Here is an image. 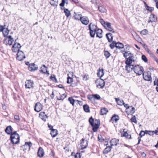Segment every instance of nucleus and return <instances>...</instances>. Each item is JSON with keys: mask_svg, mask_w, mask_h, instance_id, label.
I'll return each mask as SVG.
<instances>
[{"mask_svg": "<svg viewBox=\"0 0 158 158\" xmlns=\"http://www.w3.org/2000/svg\"><path fill=\"white\" fill-rule=\"evenodd\" d=\"M123 56L126 58L125 61L126 65L132 64V62L135 61L133 54L130 52H126L123 53Z\"/></svg>", "mask_w": 158, "mask_h": 158, "instance_id": "nucleus-1", "label": "nucleus"}, {"mask_svg": "<svg viewBox=\"0 0 158 158\" xmlns=\"http://www.w3.org/2000/svg\"><path fill=\"white\" fill-rule=\"evenodd\" d=\"M89 122L91 126L93 127V130L94 131L96 132L98 128L100 125L99 120L95 119L94 120L92 117L89 119Z\"/></svg>", "mask_w": 158, "mask_h": 158, "instance_id": "nucleus-2", "label": "nucleus"}, {"mask_svg": "<svg viewBox=\"0 0 158 158\" xmlns=\"http://www.w3.org/2000/svg\"><path fill=\"white\" fill-rule=\"evenodd\" d=\"M11 142L13 143H18L19 140V136L16 131L12 133L10 135Z\"/></svg>", "mask_w": 158, "mask_h": 158, "instance_id": "nucleus-3", "label": "nucleus"}, {"mask_svg": "<svg viewBox=\"0 0 158 158\" xmlns=\"http://www.w3.org/2000/svg\"><path fill=\"white\" fill-rule=\"evenodd\" d=\"M143 68L142 66L138 65L135 66L134 71L138 75L142 74L143 73Z\"/></svg>", "mask_w": 158, "mask_h": 158, "instance_id": "nucleus-4", "label": "nucleus"}, {"mask_svg": "<svg viewBox=\"0 0 158 158\" xmlns=\"http://www.w3.org/2000/svg\"><path fill=\"white\" fill-rule=\"evenodd\" d=\"M95 83L98 88H102L105 86V82L103 79L99 78L96 80Z\"/></svg>", "mask_w": 158, "mask_h": 158, "instance_id": "nucleus-5", "label": "nucleus"}, {"mask_svg": "<svg viewBox=\"0 0 158 158\" xmlns=\"http://www.w3.org/2000/svg\"><path fill=\"white\" fill-rule=\"evenodd\" d=\"M13 41V39L12 38L10 35L7 37L3 40L4 43L6 45L8 44L9 45H11Z\"/></svg>", "mask_w": 158, "mask_h": 158, "instance_id": "nucleus-6", "label": "nucleus"}, {"mask_svg": "<svg viewBox=\"0 0 158 158\" xmlns=\"http://www.w3.org/2000/svg\"><path fill=\"white\" fill-rule=\"evenodd\" d=\"M21 46L20 44L19 43H15L12 46V51L13 52H16L20 51V49Z\"/></svg>", "mask_w": 158, "mask_h": 158, "instance_id": "nucleus-7", "label": "nucleus"}, {"mask_svg": "<svg viewBox=\"0 0 158 158\" xmlns=\"http://www.w3.org/2000/svg\"><path fill=\"white\" fill-rule=\"evenodd\" d=\"M151 73L150 72H144L143 73V79L146 81H150L152 79Z\"/></svg>", "mask_w": 158, "mask_h": 158, "instance_id": "nucleus-8", "label": "nucleus"}, {"mask_svg": "<svg viewBox=\"0 0 158 158\" xmlns=\"http://www.w3.org/2000/svg\"><path fill=\"white\" fill-rule=\"evenodd\" d=\"M17 55V59L19 61L22 60L25 58L24 52L21 51H18Z\"/></svg>", "mask_w": 158, "mask_h": 158, "instance_id": "nucleus-9", "label": "nucleus"}, {"mask_svg": "<svg viewBox=\"0 0 158 158\" xmlns=\"http://www.w3.org/2000/svg\"><path fill=\"white\" fill-rule=\"evenodd\" d=\"M34 82L33 81L29 80H27L25 82V86L26 88L30 89L33 87Z\"/></svg>", "mask_w": 158, "mask_h": 158, "instance_id": "nucleus-10", "label": "nucleus"}, {"mask_svg": "<svg viewBox=\"0 0 158 158\" xmlns=\"http://www.w3.org/2000/svg\"><path fill=\"white\" fill-rule=\"evenodd\" d=\"M43 107V106L40 103L37 102L35 104L34 110L36 111L39 112L42 110Z\"/></svg>", "mask_w": 158, "mask_h": 158, "instance_id": "nucleus-11", "label": "nucleus"}, {"mask_svg": "<svg viewBox=\"0 0 158 158\" xmlns=\"http://www.w3.org/2000/svg\"><path fill=\"white\" fill-rule=\"evenodd\" d=\"M80 20L82 23L85 25H87L89 22L88 18L85 16H82V17L81 18Z\"/></svg>", "mask_w": 158, "mask_h": 158, "instance_id": "nucleus-12", "label": "nucleus"}, {"mask_svg": "<svg viewBox=\"0 0 158 158\" xmlns=\"http://www.w3.org/2000/svg\"><path fill=\"white\" fill-rule=\"evenodd\" d=\"M28 69L30 71H34L38 69V67H36L34 63H32L29 64Z\"/></svg>", "mask_w": 158, "mask_h": 158, "instance_id": "nucleus-13", "label": "nucleus"}, {"mask_svg": "<svg viewBox=\"0 0 158 158\" xmlns=\"http://www.w3.org/2000/svg\"><path fill=\"white\" fill-rule=\"evenodd\" d=\"M104 27H105L107 30L109 31H112L113 33L115 32V31L111 27V24L110 23L106 22V24L104 26Z\"/></svg>", "mask_w": 158, "mask_h": 158, "instance_id": "nucleus-14", "label": "nucleus"}, {"mask_svg": "<svg viewBox=\"0 0 158 158\" xmlns=\"http://www.w3.org/2000/svg\"><path fill=\"white\" fill-rule=\"evenodd\" d=\"M134 66H135L133 64L126 65L125 67L127 73H129L132 71L133 70H134Z\"/></svg>", "mask_w": 158, "mask_h": 158, "instance_id": "nucleus-15", "label": "nucleus"}, {"mask_svg": "<svg viewBox=\"0 0 158 158\" xmlns=\"http://www.w3.org/2000/svg\"><path fill=\"white\" fill-rule=\"evenodd\" d=\"M32 146V143L30 142H26L24 145L22 147L23 148V150L24 151L25 150L28 149H30V147Z\"/></svg>", "mask_w": 158, "mask_h": 158, "instance_id": "nucleus-16", "label": "nucleus"}, {"mask_svg": "<svg viewBox=\"0 0 158 158\" xmlns=\"http://www.w3.org/2000/svg\"><path fill=\"white\" fill-rule=\"evenodd\" d=\"M81 149H84L88 145V141L85 140L84 139H82L80 144Z\"/></svg>", "mask_w": 158, "mask_h": 158, "instance_id": "nucleus-17", "label": "nucleus"}, {"mask_svg": "<svg viewBox=\"0 0 158 158\" xmlns=\"http://www.w3.org/2000/svg\"><path fill=\"white\" fill-rule=\"evenodd\" d=\"M39 117L44 121H46V118H48V116L45 114L44 112H42L39 114Z\"/></svg>", "mask_w": 158, "mask_h": 158, "instance_id": "nucleus-18", "label": "nucleus"}, {"mask_svg": "<svg viewBox=\"0 0 158 158\" xmlns=\"http://www.w3.org/2000/svg\"><path fill=\"white\" fill-rule=\"evenodd\" d=\"M47 68L44 64L43 65V66L40 68V72L44 74H49L48 72L47 71Z\"/></svg>", "mask_w": 158, "mask_h": 158, "instance_id": "nucleus-19", "label": "nucleus"}, {"mask_svg": "<svg viewBox=\"0 0 158 158\" xmlns=\"http://www.w3.org/2000/svg\"><path fill=\"white\" fill-rule=\"evenodd\" d=\"M102 30L99 29H98L96 31V37L101 38L102 37Z\"/></svg>", "mask_w": 158, "mask_h": 158, "instance_id": "nucleus-20", "label": "nucleus"}, {"mask_svg": "<svg viewBox=\"0 0 158 158\" xmlns=\"http://www.w3.org/2000/svg\"><path fill=\"white\" fill-rule=\"evenodd\" d=\"M89 31L92 30L96 31L97 30V26L91 23L89 25Z\"/></svg>", "mask_w": 158, "mask_h": 158, "instance_id": "nucleus-21", "label": "nucleus"}, {"mask_svg": "<svg viewBox=\"0 0 158 158\" xmlns=\"http://www.w3.org/2000/svg\"><path fill=\"white\" fill-rule=\"evenodd\" d=\"M149 19L150 20L148 21V23H149L150 22H155L156 20V17L153 14H152L149 17Z\"/></svg>", "mask_w": 158, "mask_h": 158, "instance_id": "nucleus-22", "label": "nucleus"}, {"mask_svg": "<svg viewBox=\"0 0 158 158\" xmlns=\"http://www.w3.org/2000/svg\"><path fill=\"white\" fill-rule=\"evenodd\" d=\"M104 74L103 69H101L100 68H99L97 73L98 76L100 77H101L103 76Z\"/></svg>", "mask_w": 158, "mask_h": 158, "instance_id": "nucleus-23", "label": "nucleus"}, {"mask_svg": "<svg viewBox=\"0 0 158 158\" xmlns=\"http://www.w3.org/2000/svg\"><path fill=\"white\" fill-rule=\"evenodd\" d=\"M44 154V152L43 148L40 147L39 148L38 152V155L39 157H42Z\"/></svg>", "mask_w": 158, "mask_h": 158, "instance_id": "nucleus-24", "label": "nucleus"}, {"mask_svg": "<svg viewBox=\"0 0 158 158\" xmlns=\"http://www.w3.org/2000/svg\"><path fill=\"white\" fill-rule=\"evenodd\" d=\"M50 134L53 137H54L57 135L58 131L56 129H52L51 130Z\"/></svg>", "mask_w": 158, "mask_h": 158, "instance_id": "nucleus-25", "label": "nucleus"}, {"mask_svg": "<svg viewBox=\"0 0 158 158\" xmlns=\"http://www.w3.org/2000/svg\"><path fill=\"white\" fill-rule=\"evenodd\" d=\"M119 140L118 139H112L110 141V143L111 144V146H116L118 143Z\"/></svg>", "mask_w": 158, "mask_h": 158, "instance_id": "nucleus-26", "label": "nucleus"}, {"mask_svg": "<svg viewBox=\"0 0 158 158\" xmlns=\"http://www.w3.org/2000/svg\"><path fill=\"white\" fill-rule=\"evenodd\" d=\"M75 15L73 16L74 19L76 20H79L81 19V18L82 17L81 14L79 13H74Z\"/></svg>", "mask_w": 158, "mask_h": 158, "instance_id": "nucleus-27", "label": "nucleus"}, {"mask_svg": "<svg viewBox=\"0 0 158 158\" xmlns=\"http://www.w3.org/2000/svg\"><path fill=\"white\" fill-rule=\"evenodd\" d=\"M106 36L109 42H111L112 41L113 39V36L112 34L110 33H108L106 34Z\"/></svg>", "mask_w": 158, "mask_h": 158, "instance_id": "nucleus-28", "label": "nucleus"}, {"mask_svg": "<svg viewBox=\"0 0 158 158\" xmlns=\"http://www.w3.org/2000/svg\"><path fill=\"white\" fill-rule=\"evenodd\" d=\"M12 131V129L11 126L7 127L6 130V132L8 134H10Z\"/></svg>", "mask_w": 158, "mask_h": 158, "instance_id": "nucleus-29", "label": "nucleus"}, {"mask_svg": "<svg viewBox=\"0 0 158 158\" xmlns=\"http://www.w3.org/2000/svg\"><path fill=\"white\" fill-rule=\"evenodd\" d=\"M2 31L4 36L6 37H7V36L9 32V31L8 30L7 28H4Z\"/></svg>", "mask_w": 158, "mask_h": 158, "instance_id": "nucleus-30", "label": "nucleus"}, {"mask_svg": "<svg viewBox=\"0 0 158 158\" xmlns=\"http://www.w3.org/2000/svg\"><path fill=\"white\" fill-rule=\"evenodd\" d=\"M98 9L99 11L102 13H105L106 12V9L102 6H99Z\"/></svg>", "mask_w": 158, "mask_h": 158, "instance_id": "nucleus-31", "label": "nucleus"}, {"mask_svg": "<svg viewBox=\"0 0 158 158\" xmlns=\"http://www.w3.org/2000/svg\"><path fill=\"white\" fill-rule=\"evenodd\" d=\"M115 47L117 48L121 49L123 48L124 45L122 43L118 42L116 43V44H115Z\"/></svg>", "mask_w": 158, "mask_h": 158, "instance_id": "nucleus-32", "label": "nucleus"}, {"mask_svg": "<svg viewBox=\"0 0 158 158\" xmlns=\"http://www.w3.org/2000/svg\"><path fill=\"white\" fill-rule=\"evenodd\" d=\"M116 101L117 102V104L119 105H122L124 104V103L123 101L120 100L119 98H115Z\"/></svg>", "mask_w": 158, "mask_h": 158, "instance_id": "nucleus-33", "label": "nucleus"}, {"mask_svg": "<svg viewBox=\"0 0 158 158\" xmlns=\"http://www.w3.org/2000/svg\"><path fill=\"white\" fill-rule=\"evenodd\" d=\"M140 33L142 36L148 34V31L147 30L144 29L140 31Z\"/></svg>", "mask_w": 158, "mask_h": 158, "instance_id": "nucleus-34", "label": "nucleus"}, {"mask_svg": "<svg viewBox=\"0 0 158 158\" xmlns=\"http://www.w3.org/2000/svg\"><path fill=\"white\" fill-rule=\"evenodd\" d=\"M67 95L64 94L61 95L59 98H57V100H63L65 98H66Z\"/></svg>", "mask_w": 158, "mask_h": 158, "instance_id": "nucleus-35", "label": "nucleus"}, {"mask_svg": "<svg viewBox=\"0 0 158 158\" xmlns=\"http://www.w3.org/2000/svg\"><path fill=\"white\" fill-rule=\"evenodd\" d=\"M107 110L106 108H104L101 110L100 114L101 115H103L106 114L107 112Z\"/></svg>", "mask_w": 158, "mask_h": 158, "instance_id": "nucleus-36", "label": "nucleus"}, {"mask_svg": "<svg viewBox=\"0 0 158 158\" xmlns=\"http://www.w3.org/2000/svg\"><path fill=\"white\" fill-rule=\"evenodd\" d=\"M68 100L70 102V103L73 106H74V103L76 102L77 100H74L72 97L69 98Z\"/></svg>", "mask_w": 158, "mask_h": 158, "instance_id": "nucleus-37", "label": "nucleus"}, {"mask_svg": "<svg viewBox=\"0 0 158 158\" xmlns=\"http://www.w3.org/2000/svg\"><path fill=\"white\" fill-rule=\"evenodd\" d=\"M65 15L67 17H69L70 15V11L67 9H64V10Z\"/></svg>", "mask_w": 158, "mask_h": 158, "instance_id": "nucleus-38", "label": "nucleus"}, {"mask_svg": "<svg viewBox=\"0 0 158 158\" xmlns=\"http://www.w3.org/2000/svg\"><path fill=\"white\" fill-rule=\"evenodd\" d=\"M83 109L84 111L86 112H89V107L87 105H85L83 106Z\"/></svg>", "mask_w": 158, "mask_h": 158, "instance_id": "nucleus-39", "label": "nucleus"}, {"mask_svg": "<svg viewBox=\"0 0 158 158\" xmlns=\"http://www.w3.org/2000/svg\"><path fill=\"white\" fill-rule=\"evenodd\" d=\"M111 150V147L109 146L106 148L104 150L103 152L104 153L106 154L109 152Z\"/></svg>", "mask_w": 158, "mask_h": 158, "instance_id": "nucleus-40", "label": "nucleus"}, {"mask_svg": "<svg viewBox=\"0 0 158 158\" xmlns=\"http://www.w3.org/2000/svg\"><path fill=\"white\" fill-rule=\"evenodd\" d=\"M123 136L126 137L128 139H131V135H129L127 132H125L124 133L123 135Z\"/></svg>", "mask_w": 158, "mask_h": 158, "instance_id": "nucleus-41", "label": "nucleus"}, {"mask_svg": "<svg viewBox=\"0 0 158 158\" xmlns=\"http://www.w3.org/2000/svg\"><path fill=\"white\" fill-rule=\"evenodd\" d=\"M112 119L113 121L116 122L119 119V117L117 115H114L112 117Z\"/></svg>", "mask_w": 158, "mask_h": 158, "instance_id": "nucleus-42", "label": "nucleus"}, {"mask_svg": "<svg viewBox=\"0 0 158 158\" xmlns=\"http://www.w3.org/2000/svg\"><path fill=\"white\" fill-rule=\"evenodd\" d=\"M90 35L92 37H94L96 33V31H90Z\"/></svg>", "mask_w": 158, "mask_h": 158, "instance_id": "nucleus-43", "label": "nucleus"}, {"mask_svg": "<svg viewBox=\"0 0 158 158\" xmlns=\"http://www.w3.org/2000/svg\"><path fill=\"white\" fill-rule=\"evenodd\" d=\"M104 55L106 58H109L110 55V53L108 51H104Z\"/></svg>", "mask_w": 158, "mask_h": 158, "instance_id": "nucleus-44", "label": "nucleus"}, {"mask_svg": "<svg viewBox=\"0 0 158 158\" xmlns=\"http://www.w3.org/2000/svg\"><path fill=\"white\" fill-rule=\"evenodd\" d=\"M92 97L94 98L99 100L100 99V96L99 95L96 94H93L92 95Z\"/></svg>", "mask_w": 158, "mask_h": 158, "instance_id": "nucleus-45", "label": "nucleus"}, {"mask_svg": "<svg viewBox=\"0 0 158 158\" xmlns=\"http://www.w3.org/2000/svg\"><path fill=\"white\" fill-rule=\"evenodd\" d=\"M131 120L132 122H134L135 123H137V121L136 119V117L135 116H134L131 119Z\"/></svg>", "mask_w": 158, "mask_h": 158, "instance_id": "nucleus-46", "label": "nucleus"}, {"mask_svg": "<svg viewBox=\"0 0 158 158\" xmlns=\"http://www.w3.org/2000/svg\"><path fill=\"white\" fill-rule=\"evenodd\" d=\"M128 108L131 109L130 113L133 114L135 112V108L132 106L128 107Z\"/></svg>", "mask_w": 158, "mask_h": 158, "instance_id": "nucleus-47", "label": "nucleus"}, {"mask_svg": "<svg viewBox=\"0 0 158 158\" xmlns=\"http://www.w3.org/2000/svg\"><path fill=\"white\" fill-rule=\"evenodd\" d=\"M73 82V78L69 77L67 78V83L70 84Z\"/></svg>", "mask_w": 158, "mask_h": 158, "instance_id": "nucleus-48", "label": "nucleus"}, {"mask_svg": "<svg viewBox=\"0 0 158 158\" xmlns=\"http://www.w3.org/2000/svg\"><path fill=\"white\" fill-rule=\"evenodd\" d=\"M115 44L116 43L113 41L111 43L110 45V47L111 49L115 47Z\"/></svg>", "mask_w": 158, "mask_h": 158, "instance_id": "nucleus-49", "label": "nucleus"}, {"mask_svg": "<svg viewBox=\"0 0 158 158\" xmlns=\"http://www.w3.org/2000/svg\"><path fill=\"white\" fill-rule=\"evenodd\" d=\"M100 22L104 27V26L106 25V22H105L104 20L102 19H100Z\"/></svg>", "mask_w": 158, "mask_h": 158, "instance_id": "nucleus-50", "label": "nucleus"}, {"mask_svg": "<svg viewBox=\"0 0 158 158\" xmlns=\"http://www.w3.org/2000/svg\"><path fill=\"white\" fill-rule=\"evenodd\" d=\"M142 60L145 62H146L148 61V59L146 56L144 55H142Z\"/></svg>", "mask_w": 158, "mask_h": 158, "instance_id": "nucleus-51", "label": "nucleus"}, {"mask_svg": "<svg viewBox=\"0 0 158 158\" xmlns=\"http://www.w3.org/2000/svg\"><path fill=\"white\" fill-rule=\"evenodd\" d=\"M98 140L100 142H102L104 140V139L102 138L101 135H98Z\"/></svg>", "mask_w": 158, "mask_h": 158, "instance_id": "nucleus-52", "label": "nucleus"}, {"mask_svg": "<svg viewBox=\"0 0 158 158\" xmlns=\"http://www.w3.org/2000/svg\"><path fill=\"white\" fill-rule=\"evenodd\" d=\"M89 76L88 75H85L83 76V80L85 81L88 80L89 79Z\"/></svg>", "mask_w": 158, "mask_h": 158, "instance_id": "nucleus-53", "label": "nucleus"}, {"mask_svg": "<svg viewBox=\"0 0 158 158\" xmlns=\"http://www.w3.org/2000/svg\"><path fill=\"white\" fill-rule=\"evenodd\" d=\"M154 85H156L157 87H156V90L158 92V79L157 80V81L156 82V81H154Z\"/></svg>", "mask_w": 158, "mask_h": 158, "instance_id": "nucleus-54", "label": "nucleus"}, {"mask_svg": "<svg viewBox=\"0 0 158 158\" xmlns=\"http://www.w3.org/2000/svg\"><path fill=\"white\" fill-rule=\"evenodd\" d=\"M74 158H80V153H77L74 156Z\"/></svg>", "mask_w": 158, "mask_h": 158, "instance_id": "nucleus-55", "label": "nucleus"}, {"mask_svg": "<svg viewBox=\"0 0 158 158\" xmlns=\"http://www.w3.org/2000/svg\"><path fill=\"white\" fill-rule=\"evenodd\" d=\"M145 135V132H144L143 131H140V132L139 134V135L140 136V137H141L143 136H144Z\"/></svg>", "mask_w": 158, "mask_h": 158, "instance_id": "nucleus-56", "label": "nucleus"}, {"mask_svg": "<svg viewBox=\"0 0 158 158\" xmlns=\"http://www.w3.org/2000/svg\"><path fill=\"white\" fill-rule=\"evenodd\" d=\"M15 119L18 121L19 120V117L18 115H16L14 116Z\"/></svg>", "mask_w": 158, "mask_h": 158, "instance_id": "nucleus-57", "label": "nucleus"}, {"mask_svg": "<svg viewBox=\"0 0 158 158\" xmlns=\"http://www.w3.org/2000/svg\"><path fill=\"white\" fill-rule=\"evenodd\" d=\"M154 131H150L149 132V134H148L150 135H154Z\"/></svg>", "mask_w": 158, "mask_h": 158, "instance_id": "nucleus-58", "label": "nucleus"}, {"mask_svg": "<svg viewBox=\"0 0 158 158\" xmlns=\"http://www.w3.org/2000/svg\"><path fill=\"white\" fill-rule=\"evenodd\" d=\"M147 9L150 11H152L153 10V8H152L149 7L148 6H147Z\"/></svg>", "mask_w": 158, "mask_h": 158, "instance_id": "nucleus-59", "label": "nucleus"}, {"mask_svg": "<svg viewBox=\"0 0 158 158\" xmlns=\"http://www.w3.org/2000/svg\"><path fill=\"white\" fill-rule=\"evenodd\" d=\"M51 78L53 80H54L53 79H54L55 81H56L55 76L54 75H51Z\"/></svg>", "mask_w": 158, "mask_h": 158, "instance_id": "nucleus-60", "label": "nucleus"}, {"mask_svg": "<svg viewBox=\"0 0 158 158\" xmlns=\"http://www.w3.org/2000/svg\"><path fill=\"white\" fill-rule=\"evenodd\" d=\"M76 102H77V103L79 104L80 105H81L82 104V101H79L78 100H76Z\"/></svg>", "mask_w": 158, "mask_h": 158, "instance_id": "nucleus-61", "label": "nucleus"}, {"mask_svg": "<svg viewBox=\"0 0 158 158\" xmlns=\"http://www.w3.org/2000/svg\"><path fill=\"white\" fill-rule=\"evenodd\" d=\"M48 127L51 130L53 128V127L51 125L48 124Z\"/></svg>", "mask_w": 158, "mask_h": 158, "instance_id": "nucleus-62", "label": "nucleus"}, {"mask_svg": "<svg viewBox=\"0 0 158 158\" xmlns=\"http://www.w3.org/2000/svg\"><path fill=\"white\" fill-rule=\"evenodd\" d=\"M136 40L137 41H139V40L140 39V38H139V37L137 35H136V38H135Z\"/></svg>", "mask_w": 158, "mask_h": 158, "instance_id": "nucleus-63", "label": "nucleus"}, {"mask_svg": "<svg viewBox=\"0 0 158 158\" xmlns=\"http://www.w3.org/2000/svg\"><path fill=\"white\" fill-rule=\"evenodd\" d=\"M154 134H155L157 135H158V127L157 128V130L154 131Z\"/></svg>", "mask_w": 158, "mask_h": 158, "instance_id": "nucleus-64", "label": "nucleus"}]
</instances>
